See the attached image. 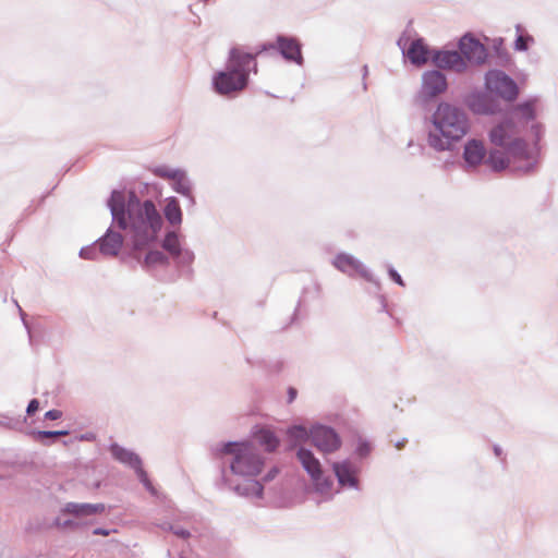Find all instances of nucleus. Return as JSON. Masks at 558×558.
<instances>
[{
	"instance_id": "nucleus-1",
	"label": "nucleus",
	"mask_w": 558,
	"mask_h": 558,
	"mask_svg": "<svg viewBox=\"0 0 558 558\" xmlns=\"http://www.w3.org/2000/svg\"><path fill=\"white\" fill-rule=\"evenodd\" d=\"M113 220L125 231L134 250H143L157 239L162 219L151 201L141 202L131 194L128 203L125 194L113 191L108 202Z\"/></svg>"
},
{
	"instance_id": "nucleus-2",
	"label": "nucleus",
	"mask_w": 558,
	"mask_h": 558,
	"mask_svg": "<svg viewBox=\"0 0 558 558\" xmlns=\"http://www.w3.org/2000/svg\"><path fill=\"white\" fill-rule=\"evenodd\" d=\"M434 129L428 134V145L435 150L450 149L452 144L462 140L470 129L466 114L459 108L441 102L432 117Z\"/></svg>"
},
{
	"instance_id": "nucleus-3",
	"label": "nucleus",
	"mask_w": 558,
	"mask_h": 558,
	"mask_svg": "<svg viewBox=\"0 0 558 558\" xmlns=\"http://www.w3.org/2000/svg\"><path fill=\"white\" fill-rule=\"evenodd\" d=\"M256 72L255 56L244 51L243 48H232L229 54L226 71L214 76L215 90L220 95H230L243 90L248 82L251 65Z\"/></svg>"
},
{
	"instance_id": "nucleus-4",
	"label": "nucleus",
	"mask_w": 558,
	"mask_h": 558,
	"mask_svg": "<svg viewBox=\"0 0 558 558\" xmlns=\"http://www.w3.org/2000/svg\"><path fill=\"white\" fill-rule=\"evenodd\" d=\"M223 452L234 457L231 462V469L236 474L256 476L262 471L263 460L250 442L227 444L223 448Z\"/></svg>"
},
{
	"instance_id": "nucleus-5",
	"label": "nucleus",
	"mask_w": 558,
	"mask_h": 558,
	"mask_svg": "<svg viewBox=\"0 0 558 558\" xmlns=\"http://www.w3.org/2000/svg\"><path fill=\"white\" fill-rule=\"evenodd\" d=\"M520 130L513 120L506 119L490 130L489 141L496 146L506 148L512 157L525 158L526 145L519 136Z\"/></svg>"
},
{
	"instance_id": "nucleus-6",
	"label": "nucleus",
	"mask_w": 558,
	"mask_h": 558,
	"mask_svg": "<svg viewBox=\"0 0 558 558\" xmlns=\"http://www.w3.org/2000/svg\"><path fill=\"white\" fill-rule=\"evenodd\" d=\"M486 87L489 92L499 95L507 101L514 100L519 94L515 82L498 70L489 71L486 74Z\"/></svg>"
},
{
	"instance_id": "nucleus-7",
	"label": "nucleus",
	"mask_w": 558,
	"mask_h": 558,
	"mask_svg": "<svg viewBox=\"0 0 558 558\" xmlns=\"http://www.w3.org/2000/svg\"><path fill=\"white\" fill-rule=\"evenodd\" d=\"M298 458L303 468L311 475L317 490L322 493L328 492L332 485V482L323 478L320 462L314 457V454L310 450L300 448L298 451Z\"/></svg>"
},
{
	"instance_id": "nucleus-8",
	"label": "nucleus",
	"mask_w": 558,
	"mask_h": 558,
	"mask_svg": "<svg viewBox=\"0 0 558 558\" xmlns=\"http://www.w3.org/2000/svg\"><path fill=\"white\" fill-rule=\"evenodd\" d=\"M311 440L318 450L325 453L336 451L340 447L338 435L331 428L325 426L311 429Z\"/></svg>"
},
{
	"instance_id": "nucleus-9",
	"label": "nucleus",
	"mask_w": 558,
	"mask_h": 558,
	"mask_svg": "<svg viewBox=\"0 0 558 558\" xmlns=\"http://www.w3.org/2000/svg\"><path fill=\"white\" fill-rule=\"evenodd\" d=\"M112 456L122 463L130 465L135 469L142 483L149 489L153 490L151 484L147 478L146 472L142 469L141 459L132 451H129L118 445L111 447Z\"/></svg>"
},
{
	"instance_id": "nucleus-10",
	"label": "nucleus",
	"mask_w": 558,
	"mask_h": 558,
	"mask_svg": "<svg viewBox=\"0 0 558 558\" xmlns=\"http://www.w3.org/2000/svg\"><path fill=\"white\" fill-rule=\"evenodd\" d=\"M459 48L464 59L481 64L486 59V48L472 36L465 35L461 38Z\"/></svg>"
},
{
	"instance_id": "nucleus-11",
	"label": "nucleus",
	"mask_w": 558,
	"mask_h": 558,
	"mask_svg": "<svg viewBox=\"0 0 558 558\" xmlns=\"http://www.w3.org/2000/svg\"><path fill=\"white\" fill-rule=\"evenodd\" d=\"M432 60L436 66L441 69L461 72L466 68L464 58L458 51H435Z\"/></svg>"
},
{
	"instance_id": "nucleus-12",
	"label": "nucleus",
	"mask_w": 558,
	"mask_h": 558,
	"mask_svg": "<svg viewBox=\"0 0 558 558\" xmlns=\"http://www.w3.org/2000/svg\"><path fill=\"white\" fill-rule=\"evenodd\" d=\"M447 88V81L444 74L438 71H429L423 75V85L422 93L428 97L433 98L441 93H444Z\"/></svg>"
},
{
	"instance_id": "nucleus-13",
	"label": "nucleus",
	"mask_w": 558,
	"mask_h": 558,
	"mask_svg": "<svg viewBox=\"0 0 558 558\" xmlns=\"http://www.w3.org/2000/svg\"><path fill=\"white\" fill-rule=\"evenodd\" d=\"M486 156L484 143L478 140H470L464 145L463 159L469 167L480 166Z\"/></svg>"
},
{
	"instance_id": "nucleus-14",
	"label": "nucleus",
	"mask_w": 558,
	"mask_h": 558,
	"mask_svg": "<svg viewBox=\"0 0 558 558\" xmlns=\"http://www.w3.org/2000/svg\"><path fill=\"white\" fill-rule=\"evenodd\" d=\"M277 44L281 54L287 60L302 64L301 45L295 38L280 36L277 39Z\"/></svg>"
},
{
	"instance_id": "nucleus-15",
	"label": "nucleus",
	"mask_w": 558,
	"mask_h": 558,
	"mask_svg": "<svg viewBox=\"0 0 558 558\" xmlns=\"http://www.w3.org/2000/svg\"><path fill=\"white\" fill-rule=\"evenodd\" d=\"M508 119L513 120L518 128L522 129L535 119V101L530 100L515 106Z\"/></svg>"
},
{
	"instance_id": "nucleus-16",
	"label": "nucleus",
	"mask_w": 558,
	"mask_h": 558,
	"mask_svg": "<svg viewBox=\"0 0 558 558\" xmlns=\"http://www.w3.org/2000/svg\"><path fill=\"white\" fill-rule=\"evenodd\" d=\"M105 505L104 504H76V502H69L65 505L64 512L69 514H73L77 518H84L88 515L94 514H100L105 512Z\"/></svg>"
},
{
	"instance_id": "nucleus-17",
	"label": "nucleus",
	"mask_w": 558,
	"mask_h": 558,
	"mask_svg": "<svg viewBox=\"0 0 558 558\" xmlns=\"http://www.w3.org/2000/svg\"><path fill=\"white\" fill-rule=\"evenodd\" d=\"M407 56L413 64L423 65L432 59L433 52L427 48L423 39H416L410 45Z\"/></svg>"
},
{
	"instance_id": "nucleus-18",
	"label": "nucleus",
	"mask_w": 558,
	"mask_h": 558,
	"mask_svg": "<svg viewBox=\"0 0 558 558\" xmlns=\"http://www.w3.org/2000/svg\"><path fill=\"white\" fill-rule=\"evenodd\" d=\"M122 235L118 232L108 231L100 242V251L105 255L114 256L122 246Z\"/></svg>"
},
{
	"instance_id": "nucleus-19",
	"label": "nucleus",
	"mask_w": 558,
	"mask_h": 558,
	"mask_svg": "<svg viewBox=\"0 0 558 558\" xmlns=\"http://www.w3.org/2000/svg\"><path fill=\"white\" fill-rule=\"evenodd\" d=\"M333 471L342 486L353 487L356 485L355 471L349 462L335 463Z\"/></svg>"
},
{
	"instance_id": "nucleus-20",
	"label": "nucleus",
	"mask_w": 558,
	"mask_h": 558,
	"mask_svg": "<svg viewBox=\"0 0 558 558\" xmlns=\"http://www.w3.org/2000/svg\"><path fill=\"white\" fill-rule=\"evenodd\" d=\"M336 268L348 275H355L362 270V265L359 260L347 254H339L333 260Z\"/></svg>"
},
{
	"instance_id": "nucleus-21",
	"label": "nucleus",
	"mask_w": 558,
	"mask_h": 558,
	"mask_svg": "<svg viewBox=\"0 0 558 558\" xmlns=\"http://www.w3.org/2000/svg\"><path fill=\"white\" fill-rule=\"evenodd\" d=\"M510 156H512L510 154ZM486 165L494 171H502L510 165L509 153H504L498 149H493L489 151L487 159L485 160Z\"/></svg>"
},
{
	"instance_id": "nucleus-22",
	"label": "nucleus",
	"mask_w": 558,
	"mask_h": 558,
	"mask_svg": "<svg viewBox=\"0 0 558 558\" xmlns=\"http://www.w3.org/2000/svg\"><path fill=\"white\" fill-rule=\"evenodd\" d=\"M165 217L171 225H180L182 222V211L179 202L174 198H168L165 209Z\"/></svg>"
},
{
	"instance_id": "nucleus-23",
	"label": "nucleus",
	"mask_w": 558,
	"mask_h": 558,
	"mask_svg": "<svg viewBox=\"0 0 558 558\" xmlns=\"http://www.w3.org/2000/svg\"><path fill=\"white\" fill-rule=\"evenodd\" d=\"M255 438L262 446H265L268 451H274L279 445L278 438L269 429H260L255 434Z\"/></svg>"
},
{
	"instance_id": "nucleus-24",
	"label": "nucleus",
	"mask_w": 558,
	"mask_h": 558,
	"mask_svg": "<svg viewBox=\"0 0 558 558\" xmlns=\"http://www.w3.org/2000/svg\"><path fill=\"white\" fill-rule=\"evenodd\" d=\"M290 440L294 446L305 442L311 438V432L303 426H293L288 430Z\"/></svg>"
},
{
	"instance_id": "nucleus-25",
	"label": "nucleus",
	"mask_w": 558,
	"mask_h": 558,
	"mask_svg": "<svg viewBox=\"0 0 558 558\" xmlns=\"http://www.w3.org/2000/svg\"><path fill=\"white\" fill-rule=\"evenodd\" d=\"M154 173H155V175H157L159 178L172 180L173 182H178L180 184L183 179V172H181L179 170L170 169L165 166L157 167L156 169H154Z\"/></svg>"
},
{
	"instance_id": "nucleus-26",
	"label": "nucleus",
	"mask_w": 558,
	"mask_h": 558,
	"mask_svg": "<svg viewBox=\"0 0 558 558\" xmlns=\"http://www.w3.org/2000/svg\"><path fill=\"white\" fill-rule=\"evenodd\" d=\"M162 246L171 255L178 256L180 254V241L178 234L175 232L167 233Z\"/></svg>"
},
{
	"instance_id": "nucleus-27",
	"label": "nucleus",
	"mask_w": 558,
	"mask_h": 558,
	"mask_svg": "<svg viewBox=\"0 0 558 558\" xmlns=\"http://www.w3.org/2000/svg\"><path fill=\"white\" fill-rule=\"evenodd\" d=\"M68 430H38L33 433V438L36 441L43 442L45 438H52V437H59V436H65L68 435Z\"/></svg>"
},
{
	"instance_id": "nucleus-28",
	"label": "nucleus",
	"mask_w": 558,
	"mask_h": 558,
	"mask_svg": "<svg viewBox=\"0 0 558 558\" xmlns=\"http://www.w3.org/2000/svg\"><path fill=\"white\" fill-rule=\"evenodd\" d=\"M166 260L165 255L159 251H150L145 257V264L148 266L162 264Z\"/></svg>"
},
{
	"instance_id": "nucleus-29",
	"label": "nucleus",
	"mask_w": 558,
	"mask_h": 558,
	"mask_svg": "<svg viewBox=\"0 0 558 558\" xmlns=\"http://www.w3.org/2000/svg\"><path fill=\"white\" fill-rule=\"evenodd\" d=\"M529 40H532V38L525 37V36H519L515 40V49L517 50H526Z\"/></svg>"
},
{
	"instance_id": "nucleus-30",
	"label": "nucleus",
	"mask_w": 558,
	"mask_h": 558,
	"mask_svg": "<svg viewBox=\"0 0 558 558\" xmlns=\"http://www.w3.org/2000/svg\"><path fill=\"white\" fill-rule=\"evenodd\" d=\"M174 189L177 192L179 193H182V194H187L190 192V187L185 181V177L183 175V179L181 181V184L178 183V182H174Z\"/></svg>"
},
{
	"instance_id": "nucleus-31",
	"label": "nucleus",
	"mask_w": 558,
	"mask_h": 558,
	"mask_svg": "<svg viewBox=\"0 0 558 558\" xmlns=\"http://www.w3.org/2000/svg\"><path fill=\"white\" fill-rule=\"evenodd\" d=\"M39 408V402L37 399H33L31 400V402L28 403V407H27V414L28 415H32L34 414Z\"/></svg>"
},
{
	"instance_id": "nucleus-32",
	"label": "nucleus",
	"mask_w": 558,
	"mask_h": 558,
	"mask_svg": "<svg viewBox=\"0 0 558 558\" xmlns=\"http://www.w3.org/2000/svg\"><path fill=\"white\" fill-rule=\"evenodd\" d=\"M61 416L62 412L59 410H50L45 414V417L48 420H59Z\"/></svg>"
},
{
	"instance_id": "nucleus-33",
	"label": "nucleus",
	"mask_w": 558,
	"mask_h": 558,
	"mask_svg": "<svg viewBox=\"0 0 558 558\" xmlns=\"http://www.w3.org/2000/svg\"><path fill=\"white\" fill-rule=\"evenodd\" d=\"M298 391L295 388L290 387L288 389V402L291 403L296 398Z\"/></svg>"
},
{
	"instance_id": "nucleus-34",
	"label": "nucleus",
	"mask_w": 558,
	"mask_h": 558,
	"mask_svg": "<svg viewBox=\"0 0 558 558\" xmlns=\"http://www.w3.org/2000/svg\"><path fill=\"white\" fill-rule=\"evenodd\" d=\"M390 276H391V278H392L397 283H399L400 286H403V281H402V279H401L400 275H399L397 271L391 270V271H390Z\"/></svg>"
},
{
	"instance_id": "nucleus-35",
	"label": "nucleus",
	"mask_w": 558,
	"mask_h": 558,
	"mask_svg": "<svg viewBox=\"0 0 558 558\" xmlns=\"http://www.w3.org/2000/svg\"><path fill=\"white\" fill-rule=\"evenodd\" d=\"M93 533L95 535L108 536L110 534V531L98 527V529H95Z\"/></svg>"
},
{
	"instance_id": "nucleus-36",
	"label": "nucleus",
	"mask_w": 558,
	"mask_h": 558,
	"mask_svg": "<svg viewBox=\"0 0 558 558\" xmlns=\"http://www.w3.org/2000/svg\"><path fill=\"white\" fill-rule=\"evenodd\" d=\"M56 524H57L58 526L65 527V526H72V525H73V522H72V521H65V522L61 523L59 520H57Z\"/></svg>"
},
{
	"instance_id": "nucleus-37",
	"label": "nucleus",
	"mask_w": 558,
	"mask_h": 558,
	"mask_svg": "<svg viewBox=\"0 0 558 558\" xmlns=\"http://www.w3.org/2000/svg\"><path fill=\"white\" fill-rule=\"evenodd\" d=\"M252 485H253V487L257 490V493H260V492H262V486L259 485V483L254 482Z\"/></svg>"
},
{
	"instance_id": "nucleus-38",
	"label": "nucleus",
	"mask_w": 558,
	"mask_h": 558,
	"mask_svg": "<svg viewBox=\"0 0 558 558\" xmlns=\"http://www.w3.org/2000/svg\"><path fill=\"white\" fill-rule=\"evenodd\" d=\"M175 533H177L178 535L183 536V537H185V536H187V535H189V533H185L184 531H177Z\"/></svg>"
}]
</instances>
